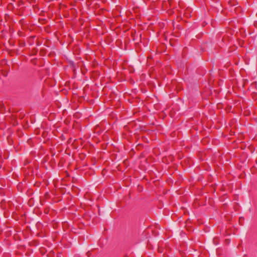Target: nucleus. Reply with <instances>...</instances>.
Instances as JSON below:
<instances>
[{
    "label": "nucleus",
    "mask_w": 257,
    "mask_h": 257,
    "mask_svg": "<svg viewBox=\"0 0 257 257\" xmlns=\"http://www.w3.org/2000/svg\"><path fill=\"white\" fill-rule=\"evenodd\" d=\"M19 45H20V46L21 47H24L25 46V42H23V41H20L19 42Z\"/></svg>",
    "instance_id": "1"
},
{
    "label": "nucleus",
    "mask_w": 257,
    "mask_h": 257,
    "mask_svg": "<svg viewBox=\"0 0 257 257\" xmlns=\"http://www.w3.org/2000/svg\"><path fill=\"white\" fill-rule=\"evenodd\" d=\"M44 212H45V213H48V210H47V209H45Z\"/></svg>",
    "instance_id": "2"
}]
</instances>
